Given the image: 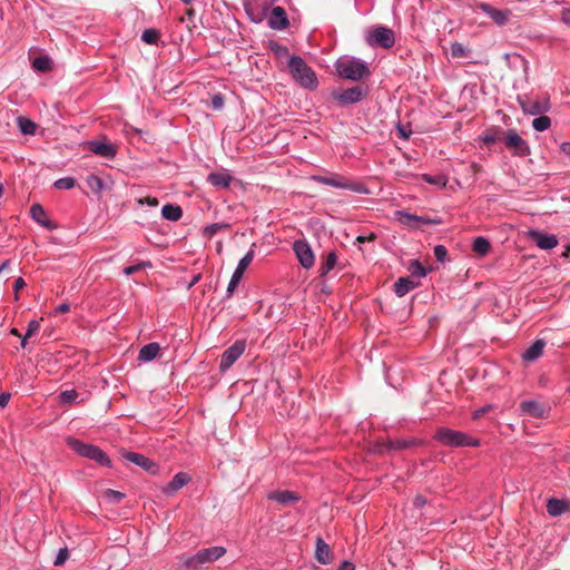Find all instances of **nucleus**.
<instances>
[{
  "label": "nucleus",
  "instance_id": "48",
  "mask_svg": "<svg viewBox=\"0 0 570 570\" xmlns=\"http://www.w3.org/2000/svg\"><path fill=\"white\" fill-rule=\"evenodd\" d=\"M105 498L110 502L119 503L125 498V494L117 490L107 489L105 492Z\"/></svg>",
  "mask_w": 570,
  "mask_h": 570
},
{
  "label": "nucleus",
  "instance_id": "61",
  "mask_svg": "<svg viewBox=\"0 0 570 570\" xmlns=\"http://www.w3.org/2000/svg\"><path fill=\"white\" fill-rule=\"evenodd\" d=\"M488 406L487 407H481L479 410H476L474 413H473V419H479L481 415H483L487 411H488Z\"/></svg>",
  "mask_w": 570,
  "mask_h": 570
},
{
  "label": "nucleus",
  "instance_id": "26",
  "mask_svg": "<svg viewBox=\"0 0 570 570\" xmlns=\"http://www.w3.org/2000/svg\"><path fill=\"white\" fill-rule=\"evenodd\" d=\"M159 351L160 346L158 343H148L140 348L138 360L140 362H150L158 355Z\"/></svg>",
  "mask_w": 570,
  "mask_h": 570
},
{
  "label": "nucleus",
  "instance_id": "50",
  "mask_svg": "<svg viewBox=\"0 0 570 570\" xmlns=\"http://www.w3.org/2000/svg\"><path fill=\"white\" fill-rule=\"evenodd\" d=\"M69 558V551H68V548H61L59 549L57 556H56V559L53 561V564L55 566H62L67 559Z\"/></svg>",
  "mask_w": 570,
  "mask_h": 570
},
{
  "label": "nucleus",
  "instance_id": "53",
  "mask_svg": "<svg viewBox=\"0 0 570 570\" xmlns=\"http://www.w3.org/2000/svg\"><path fill=\"white\" fill-rule=\"evenodd\" d=\"M138 204L156 207L158 206L159 202L157 197L147 196L145 198H139Z\"/></svg>",
  "mask_w": 570,
  "mask_h": 570
},
{
  "label": "nucleus",
  "instance_id": "27",
  "mask_svg": "<svg viewBox=\"0 0 570 570\" xmlns=\"http://www.w3.org/2000/svg\"><path fill=\"white\" fill-rule=\"evenodd\" d=\"M419 284L420 282L413 279L412 277H400L394 284V292L396 295L403 296L411 289L415 288Z\"/></svg>",
  "mask_w": 570,
  "mask_h": 570
},
{
  "label": "nucleus",
  "instance_id": "59",
  "mask_svg": "<svg viewBox=\"0 0 570 570\" xmlns=\"http://www.w3.org/2000/svg\"><path fill=\"white\" fill-rule=\"evenodd\" d=\"M561 20L566 23V24H570V7L569 8H563L562 11H561Z\"/></svg>",
  "mask_w": 570,
  "mask_h": 570
},
{
  "label": "nucleus",
  "instance_id": "33",
  "mask_svg": "<svg viewBox=\"0 0 570 570\" xmlns=\"http://www.w3.org/2000/svg\"><path fill=\"white\" fill-rule=\"evenodd\" d=\"M229 228H230V225L227 223H214V224L206 225L202 229V235H203V237L210 239L214 235H216L220 230L229 229Z\"/></svg>",
  "mask_w": 570,
  "mask_h": 570
},
{
  "label": "nucleus",
  "instance_id": "58",
  "mask_svg": "<svg viewBox=\"0 0 570 570\" xmlns=\"http://www.w3.org/2000/svg\"><path fill=\"white\" fill-rule=\"evenodd\" d=\"M69 311H70V305L68 303L59 304L55 308L56 314H65V313H68Z\"/></svg>",
  "mask_w": 570,
  "mask_h": 570
},
{
  "label": "nucleus",
  "instance_id": "41",
  "mask_svg": "<svg viewBox=\"0 0 570 570\" xmlns=\"http://www.w3.org/2000/svg\"><path fill=\"white\" fill-rule=\"evenodd\" d=\"M40 330V321L31 320L28 323L27 332L21 338V347L24 348L27 345V340L31 336H33L38 331Z\"/></svg>",
  "mask_w": 570,
  "mask_h": 570
},
{
  "label": "nucleus",
  "instance_id": "8",
  "mask_svg": "<svg viewBox=\"0 0 570 570\" xmlns=\"http://www.w3.org/2000/svg\"><path fill=\"white\" fill-rule=\"evenodd\" d=\"M255 244L252 245L250 249L240 258L238 262L230 281L227 286V297L233 296L235 289L237 288L245 271L250 265L255 257V250H254Z\"/></svg>",
  "mask_w": 570,
  "mask_h": 570
},
{
  "label": "nucleus",
  "instance_id": "57",
  "mask_svg": "<svg viewBox=\"0 0 570 570\" xmlns=\"http://www.w3.org/2000/svg\"><path fill=\"white\" fill-rule=\"evenodd\" d=\"M11 399V394L3 392L0 394V407H6Z\"/></svg>",
  "mask_w": 570,
  "mask_h": 570
},
{
  "label": "nucleus",
  "instance_id": "62",
  "mask_svg": "<svg viewBox=\"0 0 570 570\" xmlns=\"http://www.w3.org/2000/svg\"><path fill=\"white\" fill-rule=\"evenodd\" d=\"M393 446H394V449H396V448H405L406 443L405 442H401V441H394Z\"/></svg>",
  "mask_w": 570,
  "mask_h": 570
},
{
  "label": "nucleus",
  "instance_id": "1",
  "mask_svg": "<svg viewBox=\"0 0 570 570\" xmlns=\"http://www.w3.org/2000/svg\"><path fill=\"white\" fill-rule=\"evenodd\" d=\"M288 71L292 78L303 88L315 90L318 86V80L315 71L305 62V60L296 55L288 59Z\"/></svg>",
  "mask_w": 570,
  "mask_h": 570
},
{
  "label": "nucleus",
  "instance_id": "24",
  "mask_svg": "<svg viewBox=\"0 0 570 570\" xmlns=\"http://www.w3.org/2000/svg\"><path fill=\"white\" fill-rule=\"evenodd\" d=\"M207 181L216 188L228 189L233 181V176L226 169L223 171H214L207 176Z\"/></svg>",
  "mask_w": 570,
  "mask_h": 570
},
{
  "label": "nucleus",
  "instance_id": "4",
  "mask_svg": "<svg viewBox=\"0 0 570 570\" xmlns=\"http://www.w3.org/2000/svg\"><path fill=\"white\" fill-rule=\"evenodd\" d=\"M309 179L317 184L331 186L334 188L346 189L357 194H367L368 190L364 184L346 178L337 173H330L328 176L311 175Z\"/></svg>",
  "mask_w": 570,
  "mask_h": 570
},
{
  "label": "nucleus",
  "instance_id": "15",
  "mask_svg": "<svg viewBox=\"0 0 570 570\" xmlns=\"http://www.w3.org/2000/svg\"><path fill=\"white\" fill-rule=\"evenodd\" d=\"M332 96L341 106H347L362 100L364 90L360 86H354L344 90H335Z\"/></svg>",
  "mask_w": 570,
  "mask_h": 570
},
{
  "label": "nucleus",
  "instance_id": "36",
  "mask_svg": "<svg viewBox=\"0 0 570 570\" xmlns=\"http://www.w3.org/2000/svg\"><path fill=\"white\" fill-rule=\"evenodd\" d=\"M500 132H501V129L499 127H492V128L485 130L480 136V140L487 146L492 145L500 139Z\"/></svg>",
  "mask_w": 570,
  "mask_h": 570
},
{
  "label": "nucleus",
  "instance_id": "60",
  "mask_svg": "<svg viewBox=\"0 0 570 570\" xmlns=\"http://www.w3.org/2000/svg\"><path fill=\"white\" fill-rule=\"evenodd\" d=\"M560 150L570 157V141H563L560 144Z\"/></svg>",
  "mask_w": 570,
  "mask_h": 570
},
{
  "label": "nucleus",
  "instance_id": "18",
  "mask_svg": "<svg viewBox=\"0 0 570 570\" xmlns=\"http://www.w3.org/2000/svg\"><path fill=\"white\" fill-rule=\"evenodd\" d=\"M528 236L540 249L543 250L552 249L558 245V238L553 234H546L538 229H531L528 232Z\"/></svg>",
  "mask_w": 570,
  "mask_h": 570
},
{
  "label": "nucleus",
  "instance_id": "37",
  "mask_svg": "<svg viewBox=\"0 0 570 570\" xmlns=\"http://www.w3.org/2000/svg\"><path fill=\"white\" fill-rule=\"evenodd\" d=\"M86 184L95 194H99L104 189V180L95 174L87 176Z\"/></svg>",
  "mask_w": 570,
  "mask_h": 570
},
{
  "label": "nucleus",
  "instance_id": "3",
  "mask_svg": "<svg viewBox=\"0 0 570 570\" xmlns=\"http://www.w3.org/2000/svg\"><path fill=\"white\" fill-rule=\"evenodd\" d=\"M337 75L352 81L361 80L370 75L367 63L358 58L343 56L335 62Z\"/></svg>",
  "mask_w": 570,
  "mask_h": 570
},
{
  "label": "nucleus",
  "instance_id": "9",
  "mask_svg": "<svg viewBox=\"0 0 570 570\" xmlns=\"http://www.w3.org/2000/svg\"><path fill=\"white\" fill-rule=\"evenodd\" d=\"M247 343L246 340H237L227 347L220 356L219 370L227 371L244 354Z\"/></svg>",
  "mask_w": 570,
  "mask_h": 570
},
{
  "label": "nucleus",
  "instance_id": "39",
  "mask_svg": "<svg viewBox=\"0 0 570 570\" xmlns=\"http://www.w3.org/2000/svg\"><path fill=\"white\" fill-rule=\"evenodd\" d=\"M19 129L23 135H35L36 132V124L26 118V117H18L17 119Z\"/></svg>",
  "mask_w": 570,
  "mask_h": 570
},
{
  "label": "nucleus",
  "instance_id": "14",
  "mask_svg": "<svg viewBox=\"0 0 570 570\" xmlns=\"http://www.w3.org/2000/svg\"><path fill=\"white\" fill-rule=\"evenodd\" d=\"M293 250L302 267L309 269L314 266L315 257L309 244L305 239L295 240Z\"/></svg>",
  "mask_w": 570,
  "mask_h": 570
},
{
  "label": "nucleus",
  "instance_id": "43",
  "mask_svg": "<svg viewBox=\"0 0 570 570\" xmlns=\"http://www.w3.org/2000/svg\"><path fill=\"white\" fill-rule=\"evenodd\" d=\"M409 271L413 279L419 281L426 275L424 267L420 264L419 261H413L410 264Z\"/></svg>",
  "mask_w": 570,
  "mask_h": 570
},
{
  "label": "nucleus",
  "instance_id": "52",
  "mask_svg": "<svg viewBox=\"0 0 570 570\" xmlns=\"http://www.w3.org/2000/svg\"><path fill=\"white\" fill-rule=\"evenodd\" d=\"M146 266H150V263L147 262V263H140V264H137V265L127 266V267L124 268V274L128 275V276L132 275V274L141 271Z\"/></svg>",
  "mask_w": 570,
  "mask_h": 570
},
{
  "label": "nucleus",
  "instance_id": "13",
  "mask_svg": "<svg viewBox=\"0 0 570 570\" xmlns=\"http://www.w3.org/2000/svg\"><path fill=\"white\" fill-rule=\"evenodd\" d=\"M519 104L525 115L538 116L550 110V101L547 97L519 99Z\"/></svg>",
  "mask_w": 570,
  "mask_h": 570
},
{
  "label": "nucleus",
  "instance_id": "7",
  "mask_svg": "<svg viewBox=\"0 0 570 570\" xmlns=\"http://www.w3.org/2000/svg\"><path fill=\"white\" fill-rule=\"evenodd\" d=\"M365 41L372 48H392V30L386 27L374 26L366 30Z\"/></svg>",
  "mask_w": 570,
  "mask_h": 570
},
{
  "label": "nucleus",
  "instance_id": "22",
  "mask_svg": "<svg viewBox=\"0 0 570 570\" xmlns=\"http://www.w3.org/2000/svg\"><path fill=\"white\" fill-rule=\"evenodd\" d=\"M190 482V476L186 472H178L174 478L163 488L166 495H173L181 488Z\"/></svg>",
  "mask_w": 570,
  "mask_h": 570
},
{
  "label": "nucleus",
  "instance_id": "49",
  "mask_svg": "<svg viewBox=\"0 0 570 570\" xmlns=\"http://www.w3.org/2000/svg\"><path fill=\"white\" fill-rule=\"evenodd\" d=\"M225 105V98L224 96L218 92V94H215L213 97H212V101H210V107L214 109V110H220L223 109Z\"/></svg>",
  "mask_w": 570,
  "mask_h": 570
},
{
  "label": "nucleus",
  "instance_id": "28",
  "mask_svg": "<svg viewBox=\"0 0 570 570\" xmlns=\"http://www.w3.org/2000/svg\"><path fill=\"white\" fill-rule=\"evenodd\" d=\"M569 510V503L566 500L549 499L547 502V511L552 517H559Z\"/></svg>",
  "mask_w": 570,
  "mask_h": 570
},
{
  "label": "nucleus",
  "instance_id": "42",
  "mask_svg": "<svg viewBox=\"0 0 570 570\" xmlns=\"http://www.w3.org/2000/svg\"><path fill=\"white\" fill-rule=\"evenodd\" d=\"M452 58H466L470 50L464 47L461 42L454 41L450 47Z\"/></svg>",
  "mask_w": 570,
  "mask_h": 570
},
{
  "label": "nucleus",
  "instance_id": "45",
  "mask_svg": "<svg viewBox=\"0 0 570 570\" xmlns=\"http://www.w3.org/2000/svg\"><path fill=\"white\" fill-rule=\"evenodd\" d=\"M76 186V179L73 177H62L53 183V187L60 190L72 189Z\"/></svg>",
  "mask_w": 570,
  "mask_h": 570
},
{
  "label": "nucleus",
  "instance_id": "20",
  "mask_svg": "<svg viewBox=\"0 0 570 570\" xmlns=\"http://www.w3.org/2000/svg\"><path fill=\"white\" fill-rule=\"evenodd\" d=\"M288 26L289 20L285 9L279 6L273 7L268 18V27L274 30H284L288 28Z\"/></svg>",
  "mask_w": 570,
  "mask_h": 570
},
{
  "label": "nucleus",
  "instance_id": "6",
  "mask_svg": "<svg viewBox=\"0 0 570 570\" xmlns=\"http://www.w3.org/2000/svg\"><path fill=\"white\" fill-rule=\"evenodd\" d=\"M225 553L226 549L224 547L215 546L200 549L193 556H183L180 561L183 567L196 570L205 563L218 560Z\"/></svg>",
  "mask_w": 570,
  "mask_h": 570
},
{
  "label": "nucleus",
  "instance_id": "63",
  "mask_svg": "<svg viewBox=\"0 0 570 570\" xmlns=\"http://www.w3.org/2000/svg\"><path fill=\"white\" fill-rule=\"evenodd\" d=\"M414 503H415L416 507H422L425 503V500L422 499L421 497H419V498L415 499Z\"/></svg>",
  "mask_w": 570,
  "mask_h": 570
},
{
  "label": "nucleus",
  "instance_id": "44",
  "mask_svg": "<svg viewBox=\"0 0 570 570\" xmlns=\"http://www.w3.org/2000/svg\"><path fill=\"white\" fill-rule=\"evenodd\" d=\"M422 178L424 179V181L438 186L440 188H444L448 183V179L444 175L431 176L429 174H424L422 175Z\"/></svg>",
  "mask_w": 570,
  "mask_h": 570
},
{
  "label": "nucleus",
  "instance_id": "5",
  "mask_svg": "<svg viewBox=\"0 0 570 570\" xmlns=\"http://www.w3.org/2000/svg\"><path fill=\"white\" fill-rule=\"evenodd\" d=\"M434 440L444 446L462 448V446H479L480 442L466 433L452 430L445 426L436 429Z\"/></svg>",
  "mask_w": 570,
  "mask_h": 570
},
{
  "label": "nucleus",
  "instance_id": "10",
  "mask_svg": "<svg viewBox=\"0 0 570 570\" xmlns=\"http://www.w3.org/2000/svg\"><path fill=\"white\" fill-rule=\"evenodd\" d=\"M504 145L518 157H527L531 153L529 144L514 129L505 132Z\"/></svg>",
  "mask_w": 570,
  "mask_h": 570
},
{
  "label": "nucleus",
  "instance_id": "19",
  "mask_svg": "<svg viewBox=\"0 0 570 570\" xmlns=\"http://www.w3.org/2000/svg\"><path fill=\"white\" fill-rule=\"evenodd\" d=\"M478 8L484 12L490 19H492V21L498 24V26H504L510 16H511V11L508 10V9H497L494 7H492L491 4L489 3H485V2H481L478 4Z\"/></svg>",
  "mask_w": 570,
  "mask_h": 570
},
{
  "label": "nucleus",
  "instance_id": "35",
  "mask_svg": "<svg viewBox=\"0 0 570 570\" xmlns=\"http://www.w3.org/2000/svg\"><path fill=\"white\" fill-rule=\"evenodd\" d=\"M472 249L480 256H485L491 249V244L485 237L479 236L473 240Z\"/></svg>",
  "mask_w": 570,
  "mask_h": 570
},
{
  "label": "nucleus",
  "instance_id": "47",
  "mask_svg": "<svg viewBox=\"0 0 570 570\" xmlns=\"http://www.w3.org/2000/svg\"><path fill=\"white\" fill-rule=\"evenodd\" d=\"M269 49L274 52L277 58L288 56V48L277 41H271Z\"/></svg>",
  "mask_w": 570,
  "mask_h": 570
},
{
  "label": "nucleus",
  "instance_id": "54",
  "mask_svg": "<svg viewBox=\"0 0 570 570\" xmlns=\"http://www.w3.org/2000/svg\"><path fill=\"white\" fill-rule=\"evenodd\" d=\"M26 286V282L22 277H18L16 278V281L13 282V292H14V298L18 299L19 296V292L24 288Z\"/></svg>",
  "mask_w": 570,
  "mask_h": 570
},
{
  "label": "nucleus",
  "instance_id": "40",
  "mask_svg": "<svg viewBox=\"0 0 570 570\" xmlns=\"http://www.w3.org/2000/svg\"><path fill=\"white\" fill-rule=\"evenodd\" d=\"M551 126V119L546 115H538L537 118L532 120V128L537 131L548 130Z\"/></svg>",
  "mask_w": 570,
  "mask_h": 570
},
{
  "label": "nucleus",
  "instance_id": "17",
  "mask_svg": "<svg viewBox=\"0 0 570 570\" xmlns=\"http://www.w3.org/2000/svg\"><path fill=\"white\" fill-rule=\"evenodd\" d=\"M120 453H121V456L126 461L131 462V463L140 466L145 471L150 472V473H156L157 472V469H158L157 464L153 460H150L149 458L145 456L144 454H140V453H137V452L127 451L125 449H122L120 451Z\"/></svg>",
  "mask_w": 570,
  "mask_h": 570
},
{
  "label": "nucleus",
  "instance_id": "25",
  "mask_svg": "<svg viewBox=\"0 0 570 570\" xmlns=\"http://www.w3.org/2000/svg\"><path fill=\"white\" fill-rule=\"evenodd\" d=\"M520 409L522 413L533 417H542L546 413V406L532 400L521 402Z\"/></svg>",
  "mask_w": 570,
  "mask_h": 570
},
{
  "label": "nucleus",
  "instance_id": "51",
  "mask_svg": "<svg viewBox=\"0 0 570 570\" xmlns=\"http://www.w3.org/2000/svg\"><path fill=\"white\" fill-rule=\"evenodd\" d=\"M434 256L438 262L443 263L446 259L448 256V249L444 245H436L434 247Z\"/></svg>",
  "mask_w": 570,
  "mask_h": 570
},
{
  "label": "nucleus",
  "instance_id": "46",
  "mask_svg": "<svg viewBox=\"0 0 570 570\" xmlns=\"http://www.w3.org/2000/svg\"><path fill=\"white\" fill-rule=\"evenodd\" d=\"M78 392L75 389L62 391L59 395L61 404H71L78 397Z\"/></svg>",
  "mask_w": 570,
  "mask_h": 570
},
{
  "label": "nucleus",
  "instance_id": "56",
  "mask_svg": "<svg viewBox=\"0 0 570 570\" xmlns=\"http://www.w3.org/2000/svg\"><path fill=\"white\" fill-rule=\"evenodd\" d=\"M337 570H355V566L353 562L344 560L340 563Z\"/></svg>",
  "mask_w": 570,
  "mask_h": 570
},
{
  "label": "nucleus",
  "instance_id": "29",
  "mask_svg": "<svg viewBox=\"0 0 570 570\" xmlns=\"http://www.w3.org/2000/svg\"><path fill=\"white\" fill-rule=\"evenodd\" d=\"M31 218L39 225L52 228L50 220L47 218V214L40 204H33L30 207Z\"/></svg>",
  "mask_w": 570,
  "mask_h": 570
},
{
  "label": "nucleus",
  "instance_id": "38",
  "mask_svg": "<svg viewBox=\"0 0 570 570\" xmlns=\"http://www.w3.org/2000/svg\"><path fill=\"white\" fill-rule=\"evenodd\" d=\"M160 32L157 29L149 28L145 29L141 35V40L147 45H157L160 40Z\"/></svg>",
  "mask_w": 570,
  "mask_h": 570
},
{
  "label": "nucleus",
  "instance_id": "12",
  "mask_svg": "<svg viewBox=\"0 0 570 570\" xmlns=\"http://www.w3.org/2000/svg\"><path fill=\"white\" fill-rule=\"evenodd\" d=\"M276 0H252L245 4V11L250 21L255 23L262 22L267 13L272 10Z\"/></svg>",
  "mask_w": 570,
  "mask_h": 570
},
{
  "label": "nucleus",
  "instance_id": "55",
  "mask_svg": "<svg viewBox=\"0 0 570 570\" xmlns=\"http://www.w3.org/2000/svg\"><path fill=\"white\" fill-rule=\"evenodd\" d=\"M396 128H397V134H399V136H400L401 138H403V139H407V138L410 137L411 132H412L411 130H407V129H406L404 126H402V125H397V126H396Z\"/></svg>",
  "mask_w": 570,
  "mask_h": 570
},
{
  "label": "nucleus",
  "instance_id": "64",
  "mask_svg": "<svg viewBox=\"0 0 570 570\" xmlns=\"http://www.w3.org/2000/svg\"><path fill=\"white\" fill-rule=\"evenodd\" d=\"M10 334H11V335H14V336H18V337H21V333H20V332H19V330H18V328H16V327H12V328L10 330Z\"/></svg>",
  "mask_w": 570,
  "mask_h": 570
},
{
  "label": "nucleus",
  "instance_id": "31",
  "mask_svg": "<svg viewBox=\"0 0 570 570\" xmlns=\"http://www.w3.org/2000/svg\"><path fill=\"white\" fill-rule=\"evenodd\" d=\"M544 341L537 340L530 347H528L522 354L523 360L532 362L539 358L544 348Z\"/></svg>",
  "mask_w": 570,
  "mask_h": 570
},
{
  "label": "nucleus",
  "instance_id": "2",
  "mask_svg": "<svg viewBox=\"0 0 570 570\" xmlns=\"http://www.w3.org/2000/svg\"><path fill=\"white\" fill-rule=\"evenodd\" d=\"M67 445L79 456L95 461L101 466L111 468V460L108 454L95 444L85 443L83 441L68 436L66 439Z\"/></svg>",
  "mask_w": 570,
  "mask_h": 570
},
{
  "label": "nucleus",
  "instance_id": "16",
  "mask_svg": "<svg viewBox=\"0 0 570 570\" xmlns=\"http://www.w3.org/2000/svg\"><path fill=\"white\" fill-rule=\"evenodd\" d=\"M87 147L92 154L106 159H114L118 154V147L106 140H90Z\"/></svg>",
  "mask_w": 570,
  "mask_h": 570
},
{
  "label": "nucleus",
  "instance_id": "23",
  "mask_svg": "<svg viewBox=\"0 0 570 570\" xmlns=\"http://www.w3.org/2000/svg\"><path fill=\"white\" fill-rule=\"evenodd\" d=\"M267 499L283 505H288L299 501V495L289 490H277L267 494Z\"/></svg>",
  "mask_w": 570,
  "mask_h": 570
},
{
  "label": "nucleus",
  "instance_id": "11",
  "mask_svg": "<svg viewBox=\"0 0 570 570\" xmlns=\"http://www.w3.org/2000/svg\"><path fill=\"white\" fill-rule=\"evenodd\" d=\"M394 219L410 230L420 229L423 225H436L440 223L438 219H430L423 216L412 215L404 210L394 212Z\"/></svg>",
  "mask_w": 570,
  "mask_h": 570
},
{
  "label": "nucleus",
  "instance_id": "21",
  "mask_svg": "<svg viewBox=\"0 0 570 570\" xmlns=\"http://www.w3.org/2000/svg\"><path fill=\"white\" fill-rule=\"evenodd\" d=\"M315 559L322 564H330L334 560V553L331 547L322 537L316 538Z\"/></svg>",
  "mask_w": 570,
  "mask_h": 570
},
{
  "label": "nucleus",
  "instance_id": "32",
  "mask_svg": "<svg viewBox=\"0 0 570 570\" xmlns=\"http://www.w3.org/2000/svg\"><path fill=\"white\" fill-rule=\"evenodd\" d=\"M337 264V255L335 250H331L326 254L324 262L321 263L320 266V276H326Z\"/></svg>",
  "mask_w": 570,
  "mask_h": 570
},
{
  "label": "nucleus",
  "instance_id": "30",
  "mask_svg": "<svg viewBox=\"0 0 570 570\" xmlns=\"http://www.w3.org/2000/svg\"><path fill=\"white\" fill-rule=\"evenodd\" d=\"M163 218L170 222H178L183 217V209L179 205L166 204L161 208Z\"/></svg>",
  "mask_w": 570,
  "mask_h": 570
},
{
  "label": "nucleus",
  "instance_id": "34",
  "mask_svg": "<svg viewBox=\"0 0 570 570\" xmlns=\"http://www.w3.org/2000/svg\"><path fill=\"white\" fill-rule=\"evenodd\" d=\"M32 68L39 72H49L52 69L51 59L48 56H39L32 60Z\"/></svg>",
  "mask_w": 570,
  "mask_h": 570
}]
</instances>
